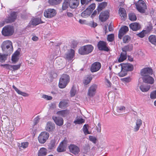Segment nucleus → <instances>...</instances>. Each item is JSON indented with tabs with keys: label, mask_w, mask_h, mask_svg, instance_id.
Here are the masks:
<instances>
[{
	"label": "nucleus",
	"mask_w": 156,
	"mask_h": 156,
	"mask_svg": "<svg viewBox=\"0 0 156 156\" xmlns=\"http://www.w3.org/2000/svg\"><path fill=\"white\" fill-rule=\"evenodd\" d=\"M69 6V0H64L63 3L62 9L63 10H66Z\"/></svg>",
	"instance_id": "obj_34"
},
{
	"label": "nucleus",
	"mask_w": 156,
	"mask_h": 156,
	"mask_svg": "<svg viewBox=\"0 0 156 156\" xmlns=\"http://www.w3.org/2000/svg\"><path fill=\"white\" fill-rule=\"evenodd\" d=\"M49 136V133L46 132L41 133L38 137L39 142L41 144H44Z\"/></svg>",
	"instance_id": "obj_9"
},
{
	"label": "nucleus",
	"mask_w": 156,
	"mask_h": 156,
	"mask_svg": "<svg viewBox=\"0 0 156 156\" xmlns=\"http://www.w3.org/2000/svg\"><path fill=\"white\" fill-rule=\"evenodd\" d=\"M122 81L126 82H129L130 81V79L129 78H125L122 79Z\"/></svg>",
	"instance_id": "obj_59"
},
{
	"label": "nucleus",
	"mask_w": 156,
	"mask_h": 156,
	"mask_svg": "<svg viewBox=\"0 0 156 156\" xmlns=\"http://www.w3.org/2000/svg\"><path fill=\"white\" fill-rule=\"evenodd\" d=\"M109 10H105L102 12L99 16V19L102 22L105 21L109 17Z\"/></svg>",
	"instance_id": "obj_14"
},
{
	"label": "nucleus",
	"mask_w": 156,
	"mask_h": 156,
	"mask_svg": "<svg viewBox=\"0 0 156 156\" xmlns=\"http://www.w3.org/2000/svg\"><path fill=\"white\" fill-rule=\"evenodd\" d=\"M85 120L82 118H76L74 121L75 124H80L84 122Z\"/></svg>",
	"instance_id": "obj_39"
},
{
	"label": "nucleus",
	"mask_w": 156,
	"mask_h": 156,
	"mask_svg": "<svg viewBox=\"0 0 156 156\" xmlns=\"http://www.w3.org/2000/svg\"><path fill=\"white\" fill-rule=\"evenodd\" d=\"M101 67V63L98 62H96L93 63L91 66L90 70L92 72L98 71Z\"/></svg>",
	"instance_id": "obj_16"
},
{
	"label": "nucleus",
	"mask_w": 156,
	"mask_h": 156,
	"mask_svg": "<svg viewBox=\"0 0 156 156\" xmlns=\"http://www.w3.org/2000/svg\"><path fill=\"white\" fill-rule=\"evenodd\" d=\"M52 119L56 124L58 126H61L63 124V120L62 118L53 116Z\"/></svg>",
	"instance_id": "obj_19"
},
{
	"label": "nucleus",
	"mask_w": 156,
	"mask_h": 156,
	"mask_svg": "<svg viewBox=\"0 0 156 156\" xmlns=\"http://www.w3.org/2000/svg\"><path fill=\"white\" fill-rule=\"evenodd\" d=\"M57 114L62 117H65L68 114V112L66 110H61L58 111Z\"/></svg>",
	"instance_id": "obj_40"
},
{
	"label": "nucleus",
	"mask_w": 156,
	"mask_h": 156,
	"mask_svg": "<svg viewBox=\"0 0 156 156\" xmlns=\"http://www.w3.org/2000/svg\"><path fill=\"white\" fill-rule=\"evenodd\" d=\"M19 54L20 52L17 51L12 55V60L13 63H16L18 61L19 59Z\"/></svg>",
	"instance_id": "obj_26"
},
{
	"label": "nucleus",
	"mask_w": 156,
	"mask_h": 156,
	"mask_svg": "<svg viewBox=\"0 0 156 156\" xmlns=\"http://www.w3.org/2000/svg\"><path fill=\"white\" fill-rule=\"evenodd\" d=\"M69 148L70 152L75 155L78 154L80 152L79 147L75 144H70L69 147Z\"/></svg>",
	"instance_id": "obj_12"
},
{
	"label": "nucleus",
	"mask_w": 156,
	"mask_h": 156,
	"mask_svg": "<svg viewBox=\"0 0 156 156\" xmlns=\"http://www.w3.org/2000/svg\"><path fill=\"white\" fill-rule=\"evenodd\" d=\"M129 26L130 28L134 31H137L140 28V24L137 23H131Z\"/></svg>",
	"instance_id": "obj_22"
},
{
	"label": "nucleus",
	"mask_w": 156,
	"mask_h": 156,
	"mask_svg": "<svg viewBox=\"0 0 156 156\" xmlns=\"http://www.w3.org/2000/svg\"><path fill=\"white\" fill-rule=\"evenodd\" d=\"M90 24L91 26L93 27H95L97 26V24L94 22H91Z\"/></svg>",
	"instance_id": "obj_63"
},
{
	"label": "nucleus",
	"mask_w": 156,
	"mask_h": 156,
	"mask_svg": "<svg viewBox=\"0 0 156 156\" xmlns=\"http://www.w3.org/2000/svg\"><path fill=\"white\" fill-rule=\"evenodd\" d=\"M107 3L105 2H104L100 3L97 8L98 12H100L101 10L104 8L107 5Z\"/></svg>",
	"instance_id": "obj_31"
},
{
	"label": "nucleus",
	"mask_w": 156,
	"mask_h": 156,
	"mask_svg": "<svg viewBox=\"0 0 156 156\" xmlns=\"http://www.w3.org/2000/svg\"><path fill=\"white\" fill-rule=\"evenodd\" d=\"M12 87L18 94L24 97H27L29 96V94H28L23 92L19 90L14 85H13Z\"/></svg>",
	"instance_id": "obj_30"
},
{
	"label": "nucleus",
	"mask_w": 156,
	"mask_h": 156,
	"mask_svg": "<svg viewBox=\"0 0 156 156\" xmlns=\"http://www.w3.org/2000/svg\"><path fill=\"white\" fill-rule=\"evenodd\" d=\"M92 79V77L90 76H88L84 79L83 81V83L85 85L88 84L90 82Z\"/></svg>",
	"instance_id": "obj_37"
},
{
	"label": "nucleus",
	"mask_w": 156,
	"mask_h": 156,
	"mask_svg": "<svg viewBox=\"0 0 156 156\" xmlns=\"http://www.w3.org/2000/svg\"><path fill=\"white\" fill-rule=\"evenodd\" d=\"M129 30L128 27L126 26L122 27L119 31V38L121 39L122 37Z\"/></svg>",
	"instance_id": "obj_17"
},
{
	"label": "nucleus",
	"mask_w": 156,
	"mask_h": 156,
	"mask_svg": "<svg viewBox=\"0 0 156 156\" xmlns=\"http://www.w3.org/2000/svg\"><path fill=\"white\" fill-rule=\"evenodd\" d=\"M91 13L90 11L86 9L85 10L81 13V16L83 18H86L89 16Z\"/></svg>",
	"instance_id": "obj_35"
},
{
	"label": "nucleus",
	"mask_w": 156,
	"mask_h": 156,
	"mask_svg": "<svg viewBox=\"0 0 156 156\" xmlns=\"http://www.w3.org/2000/svg\"><path fill=\"white\" fill-rule=\"evenodd\" d=\"M153 73V70L150 68H145L141 69L140 72L141 75L144 77L147 76Z\"/></svg>",
	"instance_id": "obj_13"
},
{
	"label": "nucleus",
	"mask_w": 156,
	"mask_h": 156,
	"mask_svg": "<svg viewBox=\"0 0 156 156\" xmlns=\"http://www.w3.org/2000/svg\"><path fill=\"white\" fill-rule=\"evenodd\" d=\"M20 64H19L17 65L12 66L11 70H15L18 69L20 68Z\"/></svg>",
	"instance_id": "obj_52"
},
{
	"label": "nucleus",
	"mask_w": 156,
	"mask_h": 156,
	"mask_svg": "<svg viewBox=\"0 0 156 156\" xmlns=\"http://www.w3.org/2000/svg\"><path fill=\"white\" fill-rule=\"evenodd\" d=\"M114 35L113 34L108 35L107 37L108 40L110 42L114 40Z\"/></svg>",
	"instance_id": "obj_53"
},
{
	"label": "nucleus",
	"mask_w": 156,
	"mask_h": 156,
	"mask_svg": "<svg viewBox=\"0 0 156 156\" xmlns=\"http://www.w3.org/2000/svg\"><path fill=\"white\" fill-rule=\"evenodd\" d=\"M17 15L15 12H12L10 16L7 17L5 19V23H11L15 21Z\"/></svg>",
	"instance_id": "obj_11"
},
{
	"label": "nucleus",
	"mask_w": 156,
	"mask_h": 156,
	"mask_svg": "<svg viewBox=\"0 0 156 156\" xmlns=\"http://www.w3.org/2000/svg\"><path fill=\"white\" fill-rule=\"evenodd\" d=\"M119 14L122 20H125L126 17V13L125 9L120 7L119 9Z\"/></svg>",
	"instance_id": "obj_21"
},
{
	"label": "nucleus",
	"mask_w": 156,
	"mask_h": 156,
	"mask_svg": "<svg viewBox=\"0 0 156 156\" xmlns=\"http://www.w3.org/2000/svg\"><path fill=\"white\" fill-rule=\"evenodd\" d=\"M147 29L148 30H150L152 29V26L150 23H148V26H147Z\"/></svg>",
	"instance_id": "obj_62"
},
{
	"label": "nucleus",
	"mask_w": 156,
	"mask_h": 156,
	"mask_svg": "<svg viewBox=\"0 0 156 156\" xmlns=\"http://www.w3.org/2000/svg\"><path fill=\"white\" fill-rule=\"evenodd\" d=\"M29 144V143L28 142H24L21 143V144L19 143L18 147L20 149L21 148L25 149L28 147Z\"/></svg>",
	"instance_id": "obj_41"
},
{
	"label": "nucleus",
	"mask_w": 156,
	"mask_h": 156,
	"mask_svg": "<svg viewBox=\"0 0 156 156\" xmlns=\"http://www.w3.org/2000/svg\"><path fill=\"white\" fill-rule=\"evenodd\" d=\"M66 14L68 17H73V14L72 13L68 12H66Z\"/></svg>",
	"instance_id": "obj_58"
},
{
	"label": "nucleus",
	"mask_w": 156,
	"mask_h": 156,
	"mask_svg": "<svg viewBox=\"0 0 156 156\" xmlns=\"http://www.w3.org/2000/svg\"><path fill=\"white\" fill-rule=\"evenodd\" d=\"M55 128L54 124L50 122H48L45 127L47 131L50 132L52 131Z\"/></svg>",
	"instance_id": "obj_23"
},
{
	"label": "nucleus",
	"mask_w": 156,
	"mask_h": 156,
	"mask_svg": "<svg viewBox=\"0 0 156 156\" xmlns=\"http://www.w3.org/2000/svg\"><path fill=\"white\" fill-rule=\"evenodd\" d=\"M94 49L91 45L88 44L81 47L79 50V52L81 55H87L91 53Z\"/></svg>",
	"instance_id": "obj_4"
},
{
	"label": "nucleus",
	"mask_w": 156,
	"mask_h": 156,
	"mask_svg": "<svg viewBox=\"0 0 156 156\" xmlns=\"http://www.w3.org/2000/svg\"><path fill=\"white\" fill-rule=\"evenodd\" d=\"M137 10L140 12L144 13L147 9V6L145 2L142 0H139L135 4Z\"/></svg>",
	"instance_id": "obj_6"
},
{
	"label": "nucleus",
	"mask_w": 156,
	"mask_h": 156,
	"mask_svg": "<svg viewBox=\"0 0 156 156\" xmlns=\"http://www.w3.org/2000/svg\"><path fill=\"white\" fill-rule=\"evenodd\" d=\"M81 3L82 5H83L85 4H87L88 1H87V0H80Z\"/></svg>",
	"instance_id": "obj_64"
},
{
	"label": "nucleus",
	"mask_w": 156,
	"mask_h": 156,
	"mask_svg": "<svg viewBox=\"0 0 156 156\" xmlns=\"http://www.w3.org/2000/svg\"><path fill=\"white\" fill-rule=\"evenodd\" d=\"M47 153V150L44 148H41L38 151V156H46Z\"/></svg>",
	"instance_id": "obj_28"
},
{
	"label": "nucleus",
	"mask_w": 156,
	"mask_h": 156,
	"mask_svg": "<svg viewBox=\"0 0 156 156\" xmlns=\"http://www.w3.org/2000/svg\"><path fill=\"white\" fill-rule=\"evenodd\" d=\"M89 140L93 143L95 144L97 142V138L94 136H90L89 137Z\"/></svg>",
	"instance_id": "obj_49"
},
{
	"label": "nucleus",
	"mask_w": 156,
	"mask_h": 156,
	"mask_svg": "<svg viewBox=\"0 0 156 156\" xmlns=\"http://www.w3.org/2000/svg\"><path fill=\"white\" fill-rule=\"evenodd\" d=\"M117 69V71L120 72L118 73L119 76L123 77L127 75V71H131L133 69V67L132 65L130 63H122L115 66Z\"/></svg>",
	"instance_id": "obj_1"
},
{
	"label": "nucleus",
	"mask_w": 156,
	"mask_h": 156,
	"mask_svg": "<svg viewBox=\"0 0 156 156\" xmlns=\"http://www.w3.org/2000/svg\"><path fill=\"white\" fill-rule=\"evenodd\" d=\"M83 131L84 134L86 135L87 134H90V133L88 131L87 128V125H84L83 127Z\"/></svg>",
	"instance_id": "obj_50"
},
{
	"label": "nucleus",
	"mask_w": 156,
	"mask_h": 156,
	"mask_svg": "<svg viewBox=\"0 0 156 156\" xmlns=\"http://www.w3.org/2000/svg\"><path fill=\"white\" fill-rule=\"evenodd\" d=\"M142 121L140 119H137L136 122V125L133 128L134 131L136 132L137 131L139 130L141 126L142 125Z\"/></svg>",
	"instance_id": "obj_24"
},
{
	"label": "nucleus",
	"mask_w": 156,
	"mask_h": 156,
	"mask_svg": "<svg viewBox=\"0 0 156 156\" xmlns=\"http://www.w3.org/2000/svg\"><path fill=\"white\" fill-rule=\"evenodd\" d=\"M62 0H49L48 3L51 5H56L59 3Z\"/></svg>",
	"instance_id": "obj_43"
},
{
	"label": "nucleus",
	"mask_w": 156,
	"mask_h": 156,
	"mask_svg": "<svg viewBox=\"0 0 156 156\" xmlns=\"http://www.w3.org/2000/svg\"><path fill=\"white\" fill-rule=\"evenodd\" d=\"M98 86L95 84H93L90 86L88 89L87 95L89 97H93L95 95Z\"/></svg>",
	"instance_id": "obj_10"
},
{
	"label": "nucleus",
	"mask_w": 156,
	"mask_h": 156,
	"mask_svg": "<svg viewBox=\"0 0 156 156\" xmlns=\"http://www.w3.org/2000/svg\"><path fill=\"white\" fill-rule=\"evenodd\" d=\"M106 46V43L102 41H100L98 44V46L99 50L108 51L109 49Z\"/></svg>",
	"instance_id": "obj_15"
},
{
	"label": "nucleus",
	"mask_w": 156,
	"mask_h": 156,
	"mask_svg": "<svg viewBox=\"0 0 156 156\" xmlns=\"http://www.w3.org/2000/svg\"><path fill=\"white\" fill-rule=\"evenodd\" d=\"M41 23V20L39 18H34L31 21V24L33 26H36Z\"/></svg>",
	"instance_id": "obj_32"
},
{
	"label": "nucleus",
	"mask_w": 156,
	"mask_h": 156,
	"mask_svg": "<svg viewBox=\"0 0 156 156\" xmlns=\"http://www.w3.org/2000/svg\"><path fill=\"white\" fill-rule=\"evenodd\" d=\"M14 32V29L13 27L7 25L2 28V33L4 36H9L13 34Z\"/></svg>",
	"instance_id": "obj_5"
},
{
	"label": "nucleus",
	"mask_w": 156,
	"mask_h": 156,
	"mask_svg": "<svg viewBox=\"0 0 156 156\" xmlns=\"http://www.w3.org/2000/svg\"><path fill=\"white\" fill-rule=\"evenodd\" d=\"M129 20L132 21H134L136 20V17L135 14L133 13H130L129 14Z\"/></svg>",
	"instance_id": "obj_44"
},
{
	"label": "nucleus",
	"mask_w": 156,
	"mask_h": 156,
	"mask_svg": "<svg viewBox=\"0 0 156 156\" xmlns=\"http://www.w3.org/2000/svg\"><path fill=\"white\" fill-rule=\"evenodd\" d=\"M68 102L67 101L65 100H62L61 101L59 104V107L60 108H65L67 106Z\"/></svg>",
	"instance_id": "obj_36"
},
{
	"label": "nucleus",
	"mask_w": 156,
	"mask_h": 156,
	"mask_svg": "<svg viewBox=\"0 0 156 156\" xmlns=\"http://www.w3.org/2000/svg\"><path fill=\"white\" fill-rule=\"evenodd\" d=\"M7 55L5 54L0 53V62H4L6 59Z\"/></svg>",
	"instance_id": "obj_42"
},
{
	"label": "nucleus",
	"mask_w": 156,
	"mask_h": 156,
	"mask_svg": "<svg viewBox=\"0 0 156 156\" xmlns=\"http://www.w3.org/2000/svg\"><path fill=\"white\" fill-rule=\"evenodd\" d=\"M69 2L70 7L72 9H75L78 5L80 0H70Z\"/></svg>",
	"instance_id": "obj_20"
},
{
	"label": "nucleus",
	"mask_w": 156,
	"mask_h": 156,
	"mask_svg": "<svg viewBox=\"0 0 156 156\" xmlns=\"http://www.w3.org/2000/svg\"><path fill=\"white\" fill-rule=\"evenodd\" d=\"M1 47L3 51L8 53H11L13 50L12 43L9 40L4 41L2 44Z\"/></svg>",
	"instance_id": "obj_2"
},
{
	"label": "nucleus",
	"mask_w": 156,
	"mask_h": 156,
	"mask_svg": "<svg viewBox=\"0 0 156 156\" xmlns=\"http://www.w3.org/2000/svg\"><path fill=\"white\" fill-rule=\"evenodd\" d=\"M55 146V140H52L50 143L49 147L51 149H53Z\"/></svg>",
	"instance_id": "obj_46"
},
{
	"label": "nucleus",
	"mask_w": 156,
	"mask_h": 156,
	"mask_svg": "<svg viewBox=\"0 0 156 156\" xmlns=\"http://www.w3.org/2000/svg\"><path fill=\"white\" fill-rule=\"evenodd\" d=\"M74 54V51L73 49H70L65 54L64 58L66 61L69 62H71L73 60V58Z\"/></svg>",
	"instance_id": "obj_7"
},
{
	"label": "nucleus",
	"mask_w": 156,
	"mask_h": 156,
	"mask_svg": "<svg viewBox=\"0 0 156 156\" xmlns=\"http://www.w3.org/2000/svg\"><path fill=\"white\" fill-rule=\"evenodd\" d=\"M150 98L151 99L156 98V90H154L151 92L150 95Z\"/></svg>",
	"instance_id": "obj_51"
},
{
	"label": "nucleus",
	"mask_w": 156,
	"mask_h": 156,
	"mask_svg": "<svg viewBox=\"0 0 156 156\" xmlns=\"http://www.w3.org/2000/svg\"><path fill=\"white\" fill-rule=\"evenodd\" d=\"M70 80L69 76L66 74H63L60 79L58 84L60 88H63L66 87Z\"/></svg>",
	"instance_id": "obj_3"
},
{
	"label": "nucleus",
	"mask_w": 156,
	"mask_h": 156,
	"mask_svg": "<svg viewBox=\"0 0 156 156\" xmlns=\"http://www.w3.org/2000/svg\"><path fill=\"white\" fill-rule=\"evenodd\" d=\"M56 14V10L53 9H48L44 12V16L47 18H50L55 16Z\"/></svg>",
	"instance_id": "obj_8"
},
{
	"label": "nucleus",
	"mask_w": 156,
	"mask_h": 156,
	"mask_svg": "<svg viewBox=\"0 0 156 156\" xmlns=\"http://www.w3.org/2000/svg\"><path fill=\"white\" fill-rule=\"evenodd\" d=\"M76 91L75 89H74L73 87L71 89L70 91V95L71 97H73L74 96L76 93Z\"/></svg>",
	"instance_id": "obj_54"
},
{
	"label": "nucleus",
	"mask_w": 156,
	"mask_h": 156,
	"mask_svg": "<svg viewBox=\"0 0 156 156\" xmlns=\"http://www.w3.org/2000/svg\"><path fill=\"white\" fill-rule=\"evenodd\" d=\"M140 90L143 92H146L150 90L151 86L149 85H145L142 84L139 86Z\"/></svg>",
	"instance_id": "obj_25"
},
{
	"label": "nucleus",
	"mask_w": 156,
	"mask_h": 156,
	"mask_svg": "<svg viewBox=\"0 0 156 156\" xmlns=\"http://www.w3.org/2000/svg\"><path fill=\"white\" fill-rule=\"evenodd\" d=\"M130 38L128 36H125L123 38V41L124 43H128L130 41Z\"/></svg>",
	"instance_id": "obj_47"
},
{
	"label": "nucleus",
	"mask_w": 156,
	"mask_h": 156,
	"mask_svg": "<svg viewBox=\"0 0 156 156\" xmlns=\"http://www.w3.org/2000/svg\"><path fill=\"white\" fill-rule=\"evenodd\" d=\"M95 4L93 3L91 4L87 9H88L89 11H90V13H91L93 10L95 9Z\"/></svg>",
	"instance_id": "obj_48"
},
{
	"label": "nucleus",
	"mask_w": 156,
	"mask_h": 156,
	"mask_svg": "<svg viewBox=\"0 0 156 156\" xmlns=\"http://www.w3.org/2000/svg\"><path fill=\"white\" fill-rule=\"evenodd\" d=\"M143 81L145 83L151 84L154 83V80L153 77L150 76L143 77L142 78Z\"/></svg>",
	"instance_id": "obj_18"
},
{
	"label": "nucleus",
	"mask_w": 156,
	"mask_h": 156,
	"mask_svg": "<svg viewBox=\"0 0 156 156\" xmlns=\"http://www.w3.org/2000/svg\"><path fill=\"white\" fill-rule=\"evenodd\" d=\"M137 35L140 37L143 38L145 36L144 32L142 31L141 32L138 34Z\"/></svg>",
	"instance_id": "obj_57"
},
{
	"label": "nucleus",
	"mask_w": 156,
	"mask_h": 156,
	"mask_svg": "<svg viewBox=\"0 0 156 156\" xmlns=\"http://www.w3.org/2000/svg\"><path fill=\"white\" fill-rule=\"evenodd\" d=\"M40 119V118L39 116H37L34 119V122L35 123V124L37 123L38 122L39 120Z\"/></svg>",
	"instance_id": "obj_61"
},
{
	"label": "nucleus",
	"mask_w": 156,
	"mask_h": 156,
	"mask_svg": "<svg viewBox=\"0 0 156 156\" xmlns=\"http://www.w3.org/2000/svg\"><path fill=\"white\" fill-rule=\"evenodd\" d=\"M65 150V145H63V143L61 142L59 146L57 148V151L58 152H62Z\"/></svg>",
	"instance_id": "obj_38"
},
{
	"label": "nucleus",
	"mask_w": 156,
	"mask_h": 156,
	"mask_svg": "<svg viewBox=\"0 0 156 156\" xmlns=\"http://www.w3.org/2000/svg\"><path fill=\"white\" fill-rule=\"evenodd\" d=\"M42 98L48 100H50L52 99V97L51 96L45 94L43 95Z\"/></svg>",
	"instance_id": "obj_55"
},
{
	"label": "nucleus",
	"mask_w": 156,
	"mask_h": 156,
	"mask_svg": "<svg viewBox=\"0 0 156 156\" xmlns=\"http://www.w3.org/2000/svg\"><path fill=\"white\" fill-rule=\"evenodd\" d=\"M1 66H3L4 67L9 69L11 70L12 66L8 64L1 65Z\"/></svg>",
	"instance_id": "obj_56"
},
{
	"label": "nucleus",
	"mask_w": 156,
	"mask_h": 156,
	"mask_svg": "<svg viewBox=\"0 0 156 156\" xmlns=\"http://www.w3.org/2000/svg\"><path fill=\"white\" fill-rule=\"evenodd\" d=\"M126 108L124 106H121L117 108V111L118 113H122L125 112Z\"/></svg>",
	"instance_id": "obj_45"
},
{
	"label": "nucleus",
	"mask_w": 156,
	"mask_h": 156,
	"mask_svg": "<svg viewBox=\"0 0 156 156\" xmlns=\"http://www.w3.org/2000/svg\"><path fill=\"white\" fill-rule=\"evenodd\" d=\"M149 41L156 46V36L151 35L148 38Z\"/></svg>",
	"instance_id": "obj_33"
},
{
	"label": "nucleus",
	"mask_w": 156,
	"mask_h": 156,
	"mask_svg": "<svg viewBox=\"0 0 156 156\" xmlns=\"http://www.w3.org/2000/svg\"><path fill=\"white\" fill-rule=\"evenodd\" d=\"M133 48V46L132 44H129L127 45L124 46L122 48V50L124 52L127 51H131Z\"/></svg>",
	"instance_id": "obj_27"
},
{
	"label": "nucleus",
	"mask_w": 156,
	"mask_h": 156,
	"mask_svg": "<svg viewBox=\"0 0 156 156\" xmlns=\"http://www.w3.org/2000/svg\"><path fill=\"white\" fill-rule=\"evenodd\" d=\"M127 58V53L126 52H125L121 53L120 54V56L118 59V61L119 62H121L123 61L124 60L126 59Z\"/></svg>",
	"instance_id": "obj_29"
},
{
	"label": "nucleus",
	"mask_w": 156,
	"mask_h": 156,
	"mask_svg": "<svg viewBox=\"0 0 156 156\" xmlns=\"http://www.w3.org/2000/svg\"><path fill=\"white\" fill-rule=\"evenodd\" d=\"M105 80L106 82V84L108 86V87H111V83L110 81L107 79H105Z\"/></svg>",
	"instance_id": "obj_60"
}]
</instances>
